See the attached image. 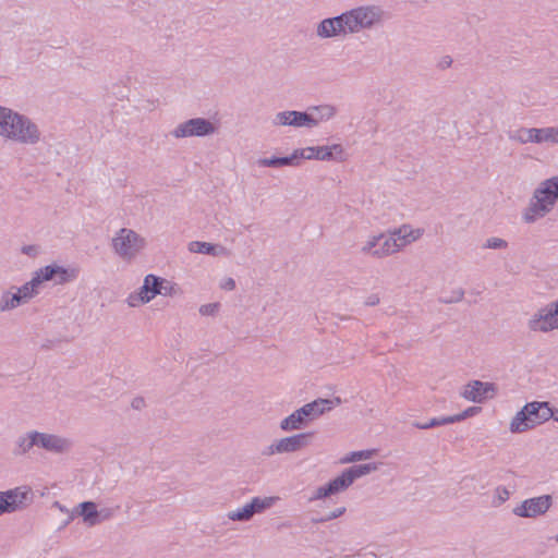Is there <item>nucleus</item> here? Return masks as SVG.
<instances>
[{
  "instance_id": "nucleus-3",
  "label": "nucleus",
  "mask_w": 558,
  "mask_h": 558,
  "mask_svg": "<svg viewBox=\"0 0 558 558\" xmlns=\"http://www.w3.org/2000/svg\"><path fill=\"white\" fill-rule=\"evenodd\" d=\"M0 134L22 142H33L37 138V130L33 124L2 107H0Z\"/></svg>"
},
{
  "instance_id": "nucleus-35",
  "label": "nucleus",
  "mask_w": 558,
  "mask_h": 558,
  "mask_svg": "<svg viewBox=\"0 0 558 558\" xmlns=\"http://www.w3.org/2000/svg\"><path fill=\"white\" fill-rule=\"evenodd\" d=\"M144 403L143 399H135L132 403V405L135 408V409H140L141 405Z\"/></svg>"
},
{
  "instance_id": "nucleus-21",
  "label": "nucleus",
  "mask_w": 558,
  "mask_h": 558,
  "mask_svg": "<svg viewBox=\"0 0 558 558\" xmlns=\"http://www.w3.org/2000/svg\"><path fill=\"white\" fill-rule=\"evenodd\" d=\"M343 34L341 19L339 16L325 20L318 27V35L322 37H330Z\"/></svg>"
},
{
  "instance_id": "nucleus-11",
  "label": "nucleus",
  "mask_w": 558,
  "mask_h": 558,
  "mask_svg": "<svg viewBox=\"0 0 558 558\" xmlns=\"http://www.w3.org/2000/svg\"><path fill=\"white\" fill-rule=\"evenodd\" d=\"M530 328L534 331H549L558 328V302L555 308L543 310L530 320Z\"/></svg>"
},
{
  "instance_id": "nucleus-25",
  "label": "nucleus",
  "mask_w": 558,
  "mask_h": 558,
  "mask_svg": "<svg viewBox=\"0 0 558 558\" xmlns=\"http://www.w3.org/2000/svg\"><path fill=\"white\" fill-rule=\"evenodd\" d=\"M256 505V502H250L241 510L231 512L229 517L232 520H247L255 513L254 506Z\"/></svg>"
},
{
  "instance_id": "nucleus-15",
  "label": "nucleus",
  "mask_w": 558,
  "mask_h": 558,
  "mask_svg": "<svg viewBox=\"0 0 558 558\" xmlns=\"http://www.w3.org/2000/svg\"><path fill=\"white\" fill-rule=\"evenodd\" d=\"M339 403V399H318L302 407V412H304L306 418L313 420L326 411L332 409L335 405H338Z\"/></svg>"
},
{
  "instance_id": "nucleus-38",
  "label": "nucleus",
  "mask_w": 558,
  "mask_h": 558,
  "mask_svg": "<svg viewBox=\"0 0 558 558\" xmlns=\"http://www.w3.org/2000/svg\"><path fill=\"white\" fill-rule=\"evenodd\" d=\"M508 496H509V493L506 489H504V492L500 496V499L504 501V500L508 499Z\"/></svg>"
},
{
  "instance_id": "nucleus-41",
  "label": "nucleus",
  "mask_w": 558,
  "mask_h": 558,
  "mask_svg": "<svg viewBox=\"0 0 558 558\" xmlns=\"http://www.w3.org/2000/svg\"><path fill=\"white\" fill-rule=\"evenodd\" d=\"M556 541L558 542V534H557V536H556Z\"/></svg>"
},
{
  "instance_id": "nucleus-13",
  "label": "nucleus",
  "mask_w": 558,
  "mask_h": 558,
  "mask_svg": "<svg viewBox=\"0 0 558 558\" xmlns=\"http://www.w3.org/2000/svg\"><path fill=\"white\" fill-rule=\"evenodd\" d=\"M494 393L495 388L492 384L475 380L465 387L463 397L473 402H483L492 398Z\"/></svg>"
},
{
  "instance_id": "nucleus-19",
  "label": "nucleus",
  "mask_w": 558,
  "mask_h": 558,
  "mask_svg": "<svg viewBox=\"0 0 558 558\" xmlns=\"http://www.w3.org/2000/svg\"><path fill=\"white\" fill-rule=\"evenodd\" d=\"M26 498V493L19 489L0 493V514L14 511Z\"/></svg>"
},
{
  "instance_id": "nucleus-1",
  "label": "nucleus",
  "mask_w": 558,
  "mask_h": 558,
  "mask_svg": "<svg viewBox=\"0 0 558 558\" xmlns=\"http://www.w3.org/2000/svg\"><path fill=\"white\" fill-rule=\"evenodd\" d=\"M422 235L420 229H412L409 226L401 227L388 235H379L364 247V251L381 257L398 252L405 245L414 242Z\"/></svg>"
},
{
  "instance_id": "nucleus-16",
  "label": "nucleus",
  "mask_w": 558,
  "mask_h": 558,
  "mask_svg": "<svg viewBox=\"0 0 558 558\" xmlns=\"http://www.w3.org/2000/svg\"><path fill=\"white\" fill-rule=\"evenodd\" d=\"M311 434H299L291 437L280 439L274 447L271 452H289L295 451L307 444Z\"/></svg>"
},
{
  "instance_id": "nucleus-31",
  "label": "nucleus",
  "mask_w": 558,
  "mask_h": 558,
  "mask_svg": "<svg viewBox=\"0 0 558 558\" xmlns=\"http://www.w3.org/2000/svg\"><path fill=\"white\" fill-rule=\"evenodd\" d=\"M190 250L195 253H210L214 247L205 242H192L190 244Z\"/></svg>"
},
{
  "instance_id": "nucleus-12",
  "label": "nucleus",
  "mask_w": 558,
  "mask_h": 558,
  "mask_svg": "<svg viewBox=\"0 0 558 558\" xmlns=\"http://www.w3.org/2000/svg\"><path fill=\"white\" fill-rule=\"evenodd\" d=\"M211 132H214V126L210 122L204 119H192L177 128L174 135L177 137L201 136Z\"/></svg>"
},
{
  "instance_id": "nucleus-2",
  "label": "nucleus",
  "mask_w": 558,
  "mask_h": 558,
  "mask_svg": "<svg viewBox=\"0 0 558 558\" xmlns=\"http://www.w3.org/2000/svg\"><path fill=\"white\" fill-rule=\"evenodd\" d=\"M72 277H74V274L70 275L64 268L58 266H46L36 272V276L31 282L24 284L15 294L12 295L11 302L10 304L8 303L7 306L14 307L21 302H25L31 299L37 292V287L44 281L57 278V281L62 283L70 280Z\"/></svg>"
},
{
  "instance_id": "nucleus-39",
  "label": "nucleus",
  "mask_w": 558,
  "mask_h": 558,
  "mask_svg": "<svg viewBox=\"0 0 558 558\" xmlns=\"http://www.w3.org/2000/svg\"><path fill=\"white\" fill-rule=\"evenodd\" d=\"M558 422V409L553 411V416Z\"/></svg>"
},
{
  "instance_id": "nucleus-10",
  "label": "nucleus",
  "mask_w": 558,
  "mask_h": 558,
  "mask_svg": "<svg viewBox=\"0 0 558 558\" xmlns=\"http://www.w3.org/2000/svg\"><path fill=\"white\" fill-rule=\"evenodd\" d=\"M316 147H306L302 149H296L294 153L289 157H282V158H265L259 160V163L262 166L266 167H281V166H288V165H298L299 159H316Z\"/></svg>"
},
{
  "instance_id": "nucleus-28",
  "label": "nucleus",
  "mask_w": 558,
  "mask_h": 558,
  "mask_svg": "<svg viewBox=\"0 0 558 558\" xmlns=\"http://www.w3.org/2000/svg\"><path fill=\"white\" fill-rule=\"evenodd\" d=\"M372 454H373L372 450L355 451V452L350 453V456L342 458L341 463H349V462H354V461H359L362 459H368L372 457Z\"/></svg>"
},
{
  "instance_id": "nucleus-20",
  "label": "nucleus",
  "mask_w": 558,
  "mask_h": 558,
  "mask_svg": "<svg viewBox=\"0 0 558 558\" xmlns=\"http://www.w3.org/2000/svg\"><path fill=\"white\" fill-rule=\"evenodd\" d=\"M352 13L361 29L373 25L379 19L378 13L371 8H359L352 10Z\"/></svg>"
},
{
  "instance_id": "nucleus-34",
  "label": "nucleus",
  "mask_w": 558,
  "mask_h": 558,
  "mask_svg": "<svg viewBox=\"0 0 558 558\" xmlns=\"http://www.w3.org/2000/svg\"><path fill=\"white\" fill-rule=\"evenodd\" d=\"M215 308H216V305H206L201 308V312L203 314H209V313H213L215 311Z\"/></svg>"
},
{
  "instance_id": "nucleus-22",
  "label": "nucleus",
  "mask_w": 558,
  "mask_h": 558,
  "mask_svg": "<svg viewBox=\"0 0 558 558\" xmlns=\"http://www.w3.org/2000/svg\"><path fill=\"white\" fill-rule=\"evenodd\" d=\"M307 418L301 408L281 422V428L284 430L296 429Z\"/></svg>"
},
{
  "instance_id": "nucleus-24",
  "label": "nucleus",
  "mask_w": 558,
  "mask_h": 558,
  "mask_svg": "<svg viewBox=\"0 0 558 558\" xmlns=\"http://www.w3.org/2000/svg\"><path fill=\"white\" fill-rule=\"evenodd\" d=\"M339 17L341 19V26L343 28V34L354 33V32H359L361 29L352 11L344 13V14L340 15Z\"/></svg>"
},
{
  "instance_id": "nucleus-7",
  "label": "nucleus",
  "mask_w": 558,
  "mask_h": 558,
  "mask_svg": "<svg viewBox=\"0 0 558 558\" xmlns=\"http://www.w3.org/2000/svg\"><path fill=\"white\" fill-rule=\"evenodd\" d=\"M375 469L376 466L374 464H364L350 468L349 470L344 471L340 476L331 481L327 486L318 488L316 498L327 497L329 495L343 490L348 486H350L355 478L365 475Z\"/></svg>"
},
{
  "instance_id": "nucleus-29",
  "label": "nucleus",
  "mask_w": 558,
  "mask_h": 558,
  "mask_svg": "<svg viewBox=\"0 0 558 558\" xmlns=\"http://www.w3.org/2000/svg\"><path fill=\"white\" fill-rule=\"evenodd\" d=\"M276 499V497L254 498L251 502L257 504L256 506H254V510L255 512H259L266 508L271 507Z\"/></svg>"
},
{
  "instance_id": "nucleus-32",
  "label": "nucleus",
  "mask_w": 558,
  "mask_h": 558,
  "mask_svg": "<svg viewBox=\"0 0 558 558\" xmlns=\"http://www.w3.org/2000/svg\"><path fill=\"white\" fill-rule=\"evenodd\" d=\"M505 244V242L502 240H498V239H493V240H488L487 242V246L488 247H500Z\"/></svg>"
},
{
  "instance_id": "nucleus-18",
  "label": "nucleus",
  "mask_w": 558,
  "mask_h": 558,
  "mask_svg": "<svg viewBox=\"0 0 558 558\" xmlns=\"http://www.w3.org/2000/svg\"><path fill=\"white\" fill-rule=\"evenodd\" d=\"M32 445H40L41 447L49 449V450H56L61 451L64 448H66L68 444L64 439H61L59 437L52 436V435H46V434H33L31 436V441L28 446Z\"/></svg>"
},
{
  "instance_id": "nucleus-37",
  "label": "nucleus",
  "mask_w": 558,
  "mask_h": 558,
  "mask_svg": "<svg viewBox=\"0 0 558 558\" xmlns=\"http://www.w3.org/2000/svg\"><path fill=\"white\" fill-rule=\"evenodd\" d=\"M461 293H458L457 296L454 298H451V299H445L446 302H452V301H458L460 298H461Z\"/></svg>"
},
{
  "instance_id": "nucleus-14",
  "label": "nucleus",
  "mask_w": 558,
  "mask_h": 558,
  "mask_svg": "<svg viewBox=\"0 0 558 558\" xmlns=\"http://www.w3.org/2000/svg\"><path fill=\"white\" fill-rule=\"evenodd\" d=\"M523 142H554L558 143V130L556 129H530L520 136Z\"/></svg>"
},
{
  "instance_id": "nucleus-5",
  "label": "nucleus",
  "mask_w": 558,
  "mask_h": 558,
  "mask_svg": "<svg viewBox=\"0 0 558 558\" xmlns=\"http://www.w3.org/2000/svg\"><path fill=\"white\" fill-rule=\"evenodd\" d=\"M558 198V177L547 180L535 193V202L525 213L526 221L544 216Z\"/></svg>"
},
{
  "instance_id": "nucleus-8",
  "label": "nucleus",
  "mask_w": 558,
  "mask_h": 558,
  "mask_svg": "<svg viewBox=\"0 0 558 558\" xmlns=\"http://www.w3.org/2000/svg\"><path fill=\"white\" fill-rule=\"evenodd\" d=\"M113 246L118 254L123 257L135 255L144 246V242L132 230L122 229L113 240Z\"/></svg>"
},
{
  "instance_id": "nucleus-27",
  "label": "nucleus",
  "mask_w": 558,
  "mask_h": 558,
  "mask_svg": "<svg viewBox=\"0 0 558 558\" xmlns=\"http://www.w3.org/2000/svg\"><path fill=\"white\" fill-rule=\"evenodd\" d=\"M478 411H480L478 408H469V409H466L464 412H462L460 414L447 416V422L449 424L461 422L464 418L470 417V416L476 414Z\"/></svg>"
},
{
  "instance_id": "nucleus-33",
  "label": "nucleus",
  "mask_w": 558,
  "mask_h": 558,
  "mask_svg": "<svg viewBox=\"0 0 558 558\" xmlns=\"http://www.w3.org/2000/svg\"><path fill=\"white\" fill-rule=\"evenodd\" d=\"M235 287L233 279H228L223 282L222 288L227 290H232Z\"/></svg>"
},
{
  "instance_id": "nucleus-23",
  "label": "nucleus",
  "mask_w": 558,
  "mask_h": 558,
  "mask_svg": "<svg viewBox=\"0 0 558 558\" xmlns=\"http://www.w3.org/2000/svg\"><path fill=\"white\" fill-rule=\"evenodd\" d=\"M81 515L83 517L84 522H86L87 524H96L98 522V512L96 509V505L90 501L81 504Z\"/></svg>"
},
{
  "instance_id": "nucleus-30",
  "label": "nucleus",
  "mask_w": 558,
  "mask_h": 558,
  "mask_svg": "<svg viewBox=\"0 0 558 558\" xmlns=\"http://www.w3.org/2000/svg\"><path fill=\"white\" fill-rule=\"evenodd\" d=\"M446 424H449L447 422V416L441 417V418H432L430 421L424 422V423H415L414 426L420 429H427V428L446 425Z\"/></svg>"
},
{
  "instance_id": "nucleus-9",
  "label": "nucleus",
  "mask_w": 558,
  "mask_h": 558,
  "mask_svg": "<svg viewBox=\"0 0 558 558\" xmlns=\"http://www.w3.org/2000/svg\"><path fill=\"white\" fill-rule=\"evenodd\" d=\"M551 506V497L544 495L524 500L520 506L515 507L513 512L522 518H535L544 514Z\"/></svg>"
},
{
  "instance_id": "nucleus-36",
  "label": "nucleus",
  "mask_w": 558,
  "mask_h": 558,
  "mask_svg": "<svg viewBox=\"0 0 558 558\" xmlns=\"http://www.w3.org/2000/svg\"><path fill=\"white\" fill-rule=\"evenodd\" d=\"M451 63V59L449 57H446L442 61V66H449Z\"/></svg>"
},
{
  "instance_id": "nucleus-6",
  "label": "nucleus",
  "mask_w": 558,
  "mask_h": 558,
  "mask_svg": "<svg viewBox=\"0 0 558 558\" xmlns=\"http://www.w3.org/2000/svg\"><path fill=\"white\" fill-rule=\"evenodd\" d=\"M175 292L174 286L163 279H159L153 275H148L140 292L135 295L129 296V304L131 306H138L146 302H149L157 294L171 295Z\"/></svg>"
},
{
  "instance_id": "nucleus-17",
  "label": "nucleus",
  "mask_w": 558,
  "mask_h": 558,
  "mask_svg": "<svg viewBox=\"0 0 558 558\" xmlns=\"http://www.w3.org/2000/svg\"><path fill=\"white\" fill-rule=\"evenodd\" d=\"M277 121L281 125L295 126L312 125L316 123L310 114L299 111L281 112L277 116Z\"/></svg>"
},
{
  "instance_id": "nucleus-4",
  "label": "nucleus",
  "mask_w": 558,
  "mask_h": 558,
  "mask_svg": "<svg viewBox=\"0 0 558 558\" xmlns=\"http://www.w3.org/2000/svg\"><path fill=\"white\" fill-rule=\"evenodd\" d=\"M551 416L553 410L547 402H531L514 416L510 429L513 433H522L548 421Z\"/></svg>"
},
{
  "instance_id": "nucleus-26",
  "label": "nucleus",
  "mask_w": 558,
  "mask_h": 558,
  "mask_svg": "<svg viewBox=\"0 0 558 558\" xmlns=\"http://www.w3.org/2000/svg\"><path fill=\"white\" fill-rule=\"evenodd\" d=\"M333 151L341 153L339 145L316 147V159L326 160L332 157Z\"/></svg>"
},
{
  "instance_id": "nucleus-40",
  "label": "nucleus",
  "mask_w": 558,
  "mask_h": 558,
  "mask_svg": "<svg viewBox=\"0 0 558 558\" xmlns=\"http://www.w3.org/2000/svg\"><path fill=\"white\" fill-rule=\"evenodd\" d=\"M33 250V247H25L23 251L27 254H29V252Z\"/></svg>"
}]
</instances>
